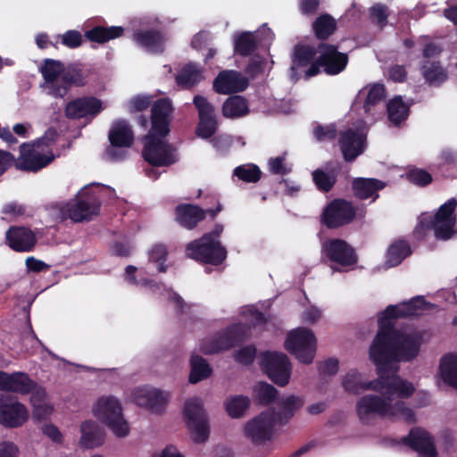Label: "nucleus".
<instances>
[{
    "label": "nucleus",
    "mask_w": 457,
    "mask_h": 457,
    "mask_svg": "<svg viewBox=\"0 0 457 457\" xmlns=\"http://www.w3.org/2000/svg\"><path fill=\"white\" fill-rule=\"evenodd\" d=\"M407 71L403 65L395 64L389 69V78L396 83H403L407 78Z\"/></svg>",
    "instance_id": "62"
},
{
    "label": "nucleus",
    "mask_w": 457,
    "mask_h": 457,
    "mask_svg": "<svg viewBox=\"0 0 457 457\" xmlns=\"http://www.w3.org/2000/svg\"><path fill=\"white\" fill-rule=\"evenodd\" d=\"M36 386V382L25 372L7 373L0 370V391L27 395Z\"/></svg>",
    "instance_id": "29"
},
{
    "label": "nucleus",
    "mask_w": 457,
    "mask_h": 457,
    "mask_svg": "<svg viewBox=\"0 0 457 457\" xmlns=\"http://www.w3.org/2000/svg\"><path fill=\"white\" fill-rule=\"evenodd\" d=\"M313 136L319 142L333 140L337 137V127L335 124L327 126L318 124L313 129Z\"/></svg>",
    "instance_id": "55"
},
{
    "label": "nucleus",
    "mask_w": 457,
    "mask_h": 457,
    "mask_svg": "<svg viewBox=\"0 0 457 457\" xmlns=\"http://www.w3.org/2000/svg\"><path fill=\"white\" fill-rule=\"evenodd\" d=\"M401 443L416 452L419 457H437L438 455L434 436L420 427L411 428L408 435L401 438Z\"/></svg>",
    "instance_id": "19"
},
{
    "label": "nucleus",
    "mask_w": 457,
    "mask_h": 457,
    "mask_svg": "<svg viewBox=\"0 0 457 457\" xmlns=\"http://www.w3.org/2000/svg\"><path fill=\"white\" fill-rule=\"evenodd\" d=\"M193 104L198 111L199 121L196 126V135L204 139L211 138L218 129V120L212 104L206 97L200 95L194 96Z\"/></svg>",
    "instance_id": "18"
},
{
    "label": "nucleus",
    "mask_w": 457,
    "mask_h": 457,
    "mask_svg": "<svg viewBox=\"0 0 457 457\" xmlns=\"http://www.w3.org/2000/svg\"><path fill=\"white\" fill-rule=\"evenodd\" d=\"M221 210L222 205L220 202L217 203L215 208L207 210H204L198 205L191 204H180L175 208V220L182 227L192 229L195 228L200 221L204 220L206 215H209L211 219L213 220Z\"/></svg>",
    "instance_id": "17"
},
{
    "label": "nucleus",
    "mask_w": 457,
    "mask_h": 457,
    "mask_svg": "<svg viewBox=\"0 0 457 457\" xmlns=\"http://www.w3.org/2000/svg\"><path fill=\"white\" fill-rule=\"evenodd\" d=\"M280 408L276 412V420L280 422H287L290 420L295 411L303 405V401L295 395H289L280 402Z\"/></svg>",
    "instance_id": "46"
},
{
    "label": "nucleus",
    "mask_w": 457,
    "mask_h": 457,
    "mask_svg": "<svg viewBox=\"0 0 457 457\" xmlns=\"http://www.w3.org/2000/svg\"><path fill=\"white\" fill-rule=\"evenodd\" d=\"M456 207L457 200L453 197L440 205L433 216H428L435 227V238L436 240L447 241L456 233Z\"/></svg>",
    "instance_id": "16"
},
{
    "label": "nucleus",
    "mask_w": 457,
    "mask_h": 457,
    "mask_svg": "<svg viewBox=\"0 0 457 457\" xmlns=\"http://www.w3.org/2000/svg\"><path fill=\"white\" fill-rule=\"evenodd\" d=\"M167 257L168 249L163 244H156L149 251V260L158 264L159 272H166L167 266L164 263Z\"/></svg>",
    "instance_id": "51"
},
{
    "label": "nucleus",
    "mask_w": 457,
    "mask_h": 457,
    "mask_svg": "<svg viewBox=\"0 0 457 457\" xmlns=\"http://www.w3.org/2000/svg\"><path fill=\"white\" fill-rule=\"evenodd\" d=\"M81 446L91 449L103 445L104 437L98 425L93 420H86L80 426Z\"/></svg>",
    "instance_id": "37"
},
{
    "label": "nucleus",
    "mask_w": 457,
    "mask_h": 457,
    "mask_svg": "<svg viewBox=\"0 0 457 457\" xmlns=\"http://www.w3.org/2000/svg\"><path fill=\"white\" fill-rule=\"evenodd\" d=\"M258 48V42L253 33L245 31L240 33L234 41V51L237 54L248 57Z\"/></svg>",
    "instance_id": "45"
},
{
    "label": "nucleus",
    "mask_w": 457,
    "mask_h": 457,
    "mask_svg": "<svg viewBox=\"0 0 457 457\" xmlns=\"http://www.w3.org/2000/svg\"><path fill=\"white\" fill-rule=\"evenodd\" d=\"M103 103L95 96L77 97L65 105L64 113L68 119L80 120L86 117H96L103 110Z\"/></svg>",
    "instance_id": "23"
},
{
    "label": "nucleus",
    "mask_w": 457,
    "mask_h": 457,
    "mask_svg": "<svg viewBox=\"0 0 457 457\" xmlns=\"http://www.w3.org/2000/svg\"><path fill=\"white\" fill-rule=\"evenodd\" d=\"M285 348L300 362L310 364L316 353L315 335L309 328H297L288 333L285 341Z\"/></svg>",
    "instance_id": "10"
},
{
    "label": "nucleus",
    "mask_w": 457,
    "mask_h": 457,
    "mask_svg": "<svg viewBox=\"0 0 457 457\" xmlns=\"http://www.w3.org/2000/svg\"><path fill=\"white\" fill-rule=\"evenodd\" d=\"M108 139L112 146L129 148L134 143V132L126 120H117L109 130Z\"/></svg>",
    "instance_id": "32"
},
{
    "label": "nucleus",
    "mask_w": 457,
    "mask_h": 457,
    "mask_svg": "<svg viewBox=\"0 0 457 457\" xmlns=\"http://www.w3.org/2000/svg\"><path fill=\"white\" fill-rule=\"evenodd\" d=\"M355 216L356 209L351 202L343 198H336L323 209L320 222L326 228L335 229L350 224Z\"/></svg>",
    "instance_id": "14"
},
{
    "label": "nucleus",
    "mask_w": 457,
    "mask_h": 457,
    "mask_svg": "<svg viewBox=\"0 0 457 457\" xmlns=\"http://www.w3.org/2000/svg\"><path fill=\"white\" fill-rule=\"evenodd\" d=\"M420 71L425 82L430 87H439L448 79V71L438 60L421 61Z\"/></svg>",
    "instance_id": "31"
},
{
    "label": "nucleus",
    "mask_w": 457,
    "mask_h": 457,
    "mask_svg": "<svg viewBox=\"0 0 457 457\" xmlns=\"http://www.w3.org/2000/svg\"><path fill=\"white\" fill-rule=\"evenodd\" d=\"M28 417V411L22 403L11 397H0V423L4 427H21Z\"/></svg>",
    "instance_id": "25"
},
{
    "label": "nucleus",
    "mask_w": 457,
    "mask_h": 457,
    "mask_svg": "<svg viewBox=\"0 0 457 457\" xmlns=\"http://www.w3.org/2000/svg\"><path fill=\"white\" fill-rule=\"evenodd\" d=\"M124 32L125 29L122 26L104 27L97 25L87 30L85 37L90 42L104 44L122 37Z\"/></svg>",
    "instance_id": "35"
},
{
    "label": "nucleus",
    "mask_w": 457,
    "mask_h": 457,
    "mask_svg": "<svg viewBox=\"0 0 457 457\" xmlns=\"http://www.w3.org/2000/svg\"><path fill=\"white\" fill-rule=\"evenodd\" d=\"M387 387H384L378 395H366L361 397L356 403V412L362 424H368L370 416L376 414L380 418L402 419L411 424L415 422L413 411L407 407L403 402L392 403L393 396L396 395L400 398H409L402 395L398 391L392 394L387 393Z\"/></svg>",
    "instance_id": "4"
},
{
    "label": "nucleus",
    "mask_w": 457,
    "mask_h": 457,
    "mask_svg": "<svg viewBox=\"0 0 457 457\" xmlns=\"http://www.w3.org/2000/svg\"><path fill=\"white\" fill-rule=\"evenodd\" d=\"M20 150L21 155L14 162L15 168L19 170L37 172L54 160L52 152L41 154L26 143L21 145Z\"/></svg>",
    "instance_id": "20"
},
{
    "label": "nucleus",
    "mask_w": 457,
    "mask_h": 457,
    "mask_svg": "<svg viewBox=\"0 0 457 457\" xmlns=\"http://www.w3.org/2000/svg\"><path fill=\"white\" fill-rule=\"evenodd\" d=\"M317 54H319L318 46L314 47L310 45H296L292 57V71L295 72L300 68L310 67L316 60Z\"/></svg>",
    "instance_id": "39"
},
{
    "label": "nucleus",
    "mask_w": 457,
    "mask_h": 457,
    "mask_svg": "<svg viewBox=\"0 0 457 457\" xmlns=\"http://www.w3.org/2000/svg\"><path fill=\"white\" fill-rule=\"evenodd\" d=\"M320 0H299L300 11L303 14L312 15L320 6Z\"/></svg>",
    "instance_id": "64"
},
{
    "label": "nucleus",
    "mask_w": 457,
    "mask_h": 457,
    "mask_svg": "<svg viewBox=\"0 0 457 457\" xmlns=\"http://www.w3.org/2000/svg\"><path fill=\"white\" fill-rule=\"evenodd\" d=\"M94 414L118 437H124L129 434V424L123 418L120 403L115 397H100L94 408Z\"/></svg>",
    "instance_id": "7"
},
{
    "label": "nucleus",
    "mask_w": 457,
    "mask_h": 457,
    "mask_svg": "<svg viewBox=\"0 0 457 457\" xmlns=\"http://www.w3.org/2000/svg\"><path fill=\"white\" fill-rule=\"evenodd\" d=\"M401 304L388 305L378 318V331L369 348V357L378 370L390 363L410 362L420 353L422 337L395 328L393 320L404 318Z\"/></svg>",
    "instance_id": "1"
},
{
    "label": "nucleus",
    "mask_w": 457,
    "mask_h": 457,
    "mask_svg": "<svg viewBox=\"0 0 457 457\" xmlns=\"http://www.w3.org/2000/svg\"><path fill=\"white\" fill-rule=\"evenodd\" d=\"M337 29V21L328 13L319 15L312 24L314 37L320 41L328 39L336 32Z\"/></svg>",
    "instance_id": "40"
},
{
    "label": "nucleus",
    "mask_w": 457,
    "mask_h": 457,
    "mask_svg": "<svg viewBox=\"0 0 457 457\" xmlns=\"http://www.w3.org/2000/svg\"><path fill=\"white\" fill-rule=\"evenodd\" d=\"M276 421L274 409L262 411L246 422L244 428L245 435L253 445H263L272 439Z\"/></svg>",
    "instance_id": "15"
},
{
    "label": "nucleus",
    "mask_w": 457,
    "mask_h": 457,
    "mask_svg": "<svg viewBox=\"0 0 457 457\" xmlns=\"http://www.w3.org/2000/svg\"><path fill=\"white\" fill-rule=\"evenodd\" d=\"M190 366L191 370L188 380L191 384H196L212 375V370L210 364L200 355H192Z\"/></svg>",
    "instance_id": "42"
},
{
    "label": "nucleus",
    "mask_w": 457,
    "mask_h": 457,
    "mask_svg": "<svg viewBox=\"0 0 457 457\" xmlns=\"http://www.w3.org/2000/svg\"><path fill=\"white\" fill-rule=\"evenodd\" d=\"M185 252L190 259L214 266L222 264L228 254L227 249L220 241L208 239L207 237L189 242Z\"/></svg>",
    "instance_id": "9"
},
{
    "label": "nucleus",
    "mask_w": 457,
    "mask_h": 457,
    "mask_svg": "<svg viewBox=\"0 0 457 457\" xmlns=\"http://www.w3.org/2000/svg\"><path fill=\"white\" fill-rule=\"evenodd\" d=\"M322 249L329 261L343 267L353 266L358 262V256L354 249L343 239L328 240L323 244Z\"/></svg>",
    "instance_id": "21"
},
{
    "label": "nucleus",
    "mask_w": 457,
    "mask_h": 457,
    "mask_svg": "<svg viewBox=\"0 0 457 457\" xmlns=\"http://www.w3.org/2000/svg\"><path fill=\"white\" fill-rule=\"evenodd\" d=\"M40 72L49 94L56 98H63L73 87H84L89 76V71L81 63L65 65L54 59H45Z\"/></svg>",
    "instance_id": "3"
},
{
    "label": "nucleus",
    "mask_w": 457,
    "mask_h": 457,
    "mask_svg": "<svg viewBox=\"0 0 457 457\" xmlns=\"http://www.w3.org/2000/svg\"><path fill=\"white\" fill-rule=\"evenodd\" d=\"M342 163L330 161L324 168H318L312 172V181L316 188L321 193L330 192L337 182V177L342 170Z\"/></svg>",
    "instance_id": "28"
},
{
    "label": "nucleus",
    "mask_w": 457,
    "mask_h": 457,
    "mask_svg": "<svg viewBox=\"0 0 457 457\" xmlns=\"http://www.w3.org/2000/svg\"><path fill=\"white\" fill-rule=\"evenodd\" d=\"M249 407L250 399L243 395L231 396L225 403L226 411L233 419L241 418Z\"/></svg>",
    "instance_id": "47"
},
{
    "label": "nucleus",
    "mask_w": 457,
    "mask_h": 457,
    "mask_svg": "<svg viewBox=\"0 0 457 457\" xmlns=\"http://www.w3.org/2000/svg\"><path fill=\"white\" fill-rule=\"evenodd\" d=\"M269 165L272 174L286 175L291 171V170L285 165V157L283 156L270 158Z\"/></svg>",
    "instance_id": "60"
},
{
    "label": "nucleus",
    "mask_w": 457,
    "mask_h": 457,
    "mask_svg": "<svg viewBox=\"0 0 457 457\" xmlns=\"http://www.w3.org/2000/svg\"><path fill=\"white\" fill-rule=\"evenodd\" d=\"M411 253V245L407 240L402 238L395 240L387 248L385 263L388 268L396 267Z\"/></svg>",
    "instance_id": "36"
},
{
    "label": "nucleus",
    "mask_w": 457,
    "mask_h": 457,
    "mask_svg": "<svg viewBox=\"0 0 457 457\" xmlns=\"http://www.w3.org/2000/svg\"><path fill=\"white\" fill-rule=\"evenodd\" d=\"M248 82L236 71H222L213 81V89L219 94H231L244 91Z\"/></svg>",
    "instance_id": "30"
},
{
    "label": "nucleus",
    "mask_w": 457,
    "mask_h": 457,
    "mask_svg": "<svg viewBox=\"0 0 457 457\" xmlns=\"http://www.w3.org/2000/svg\"><path fill=\"white\" fill-rule=\"evenodd\" d=\"M387 117L395 126L400 125L409 116V106L403 101L401 96H395L386 105Z\"/></svg>",
    "instance_id": "44"
},
{
    "label": "nucleus",
    "mask_w": 457,
    "mask_h": 457,
    "mask_svg": "<svg viewBox=\"0 0 457 457\" xmlns=\"http://www.w3.org/2000/svg\"><path fill=\"white\" fill-rule=\"evenodd\" d=\"M173 112L169 98H159L154 102L151 109L152 133L165 137L170 133V123Z\"/></svg>",
    "instance_id": "22"
},
{
    "label": "nucleus",
    "mask_w": 457,
    "mask_h": 457,
    "mask_svg": "<svg viewBox=\"0 0 457 457\" xmlns=\"http://www.w3.org/2000/svg\"><path fill=\"white\" fill-rule=\"evenodd\" d=\"M319 56L305 71V78L309 79L318 75L320 68L328 75H337L347 66L348 54L338 51L337 45L320 42L318 44Z\"/></svg>",
    "instance_id": "6"
},
{
    "label": "nucleus",
    "mask_w": 457,
    "mask_h": 457,
    "mask_svg": "<svg viewBox=\"0 0 457 457\" xmlns=\"http://www.w3.org/2000/svg\"><path fill=\"white\" fill-rule=\"evenodd\" d=\"M142 155L153 167H169L177 162L172 146L154 133L145 137Z\"/></svg>",
    "instance_id": "13"
},
{
    "label": "nucleus",
    "mask_w": 457,
    "mask_h": 457,
    "mask_svg": "<svg viewBox=\"0 0 457 457\" xmlns=\"http://www.w3.org/2000/svg\"><path fill=\"white\" fill-rule=\"evenodd\" d=\"M260 366L268 378L276 385L285 386L291 376V363L283 353L266 351L262 353Z\"/></svg>",
    "instance_id": "12"
},
{
    "label": "nucleus",
    "mask_w": 457,
    "mask_h": 457,
    "mask_svg": "<svg viewBox=\"0 0 457 457\" xmlns=\"http://www.w3.org/2000/svg\"><path fill=\"white\" fill-rule=\"evenodd\" d=\"M430 231H433L435 234V227L431 220L428 216L422 217L413 230V236L417 240H423L428 237Z\"/></svg>",
    "instance_id": "56"
},
{
    "label": "nucleus",
    "mask_w": 457,
    "mask_h": 457,
    "mask_svg": "<svg viewBox=\"0 0 457 457\" xmlns=\"http://www.w3.org/2000/svg\"><path fill=\"white\" fill-rule=\"evenodd\" d=\"M62 44L69 48H76L82 44V36L78 30H68L62 36Z\"/></svg>",
    "instance_id": "59"
},
{
    "label": "nucleus",
    "mask_w": 457,
    "mask_h": 457,
    "mask_svg": "<svg viewBox=\"0 0 457 457\" xmlns=\"http://www.w3.org/2000/svg\"><path fill=\"white\" fill-rule=\"evenodd\" d=\"M386 97V88L383 84L372 85L368 92L367 97L363 104L365 112H369L371 106L380 103Z\"/></svg>",
    "instance_id": "50"
},
{
    "label": "nucleus",
    "mask_w": 457,
    "mask_h": 457,
    "mask_svg": "<svg viewBox=\"0 0 457 457\" xmlns=\"http://www.w3.org/2000/svg\"><path fill=\"white\" fill-rule=\"evenodd\" d=\"M278 396V390L270 384L261 381L253 386V397L258 404L269 405Z\"/></svg>",
    "instance_id": "48"
},
{
    "label": "nucleus",
    "mask_w": 457,
    "mask_h": 457,
    "mask_svg": "<svg viewBox=\"0 0 457 457\" xmlns=\"http://www.w3.org/2000/svg\"><path fill=\"white\" fill-rule=\"evenodd\" d=\"M370 16L376 20L377 23L384 27L387 22L389 16L387 7L382 4H376L370 8Z\"/></svg>",
    "instance_id": "58"
},
{
    "label": "nucleus",
    "mask_w": 457,
    "mask_h": 457,
    "mask_svg": "<svg viewBox=\"0 0 457 457\" xmlns=\"http://www.w3.org/2000/svg\"><path fill=\"white\" fill-rule=\"evenodd\" d=\"M338 145L346 162H353L365 150V137L357 131L348 129L339 133Z\"/></svg>",
    "instance_id": "26"
},
{
    "label": "nucleus",
    "mask_w": 457,
    "mask_h": 457,
    "mask_svg": "<svg viewBox=\"0 0 457 457\" xmlns=\"http://www.w3.org/2000/svg\"><path fill=\"white\" fill-rule=\"evenodd\" d=\"M256 356V348L253 345H249L240 348L233 353L234 360L245 366L252 364Z\"/></svg>",
    "instance_id": "54"
},
{
    "label": "nucleus",
    "mask_w": 457,
    "mask_h": 457,
    "mask_svg": "<svg viewBox=\"0 0 457 457\" xmlns=\"http://www.w3.org/2000/svg\"><path fill=\"white\" fill-rule=\"evenodd\" d=\"M152 104V97L147 96H137L130 100L131 112H142L146 110Z\"/></svg>",
    "instance_id": "61"
},
{
    "label": "nucleus",
    "mask_w": 457,
    "mask_h": 457,
    "mask_svg": "<svg viewBox=\"0 0 457 457\" xmlns=\"http://www.w3.org/2000/svg\"><path fill=\"white\" fill-rule=\"evenodd\" d=\"M5 243L14 252L29 253L34 250L37 238L29 228L13 225L5 233Z\"/></svg>",
    "instance_id": "24"
},
{
    "label": "nucleus",
    "mask_w": 457,
    "mask_h": 457,
    "mask_svg": "<svg viewBox=\"0 0 457 457\" xmlns=\"http://www.w3.org/2000/svg\"><path fill=\"white\" fill-rule=\"evenodd\" d=\"M426 301L423 296H415L409 302L401 303L404 318L411 317L418 314L419 311L425 309Z\"/></svg>",
    "instance_id": "53"
},
{
    "label": "nucleus",
    "mask_w": 457,
    "mask_h": 457,
    "mask_svg": "<svg viewBox=\"0 0 457 457\" xmlns=\"http://www.w3.org/2000/svg\"><path fill=\"white\" fill-rule=\"evenodd\" d=\"M265 64L266 62L263 57H253L249 61L245 71L250 77L254 78L264 71Z\"/></svg>",
    "instance_id": "57"
},
{
    "label": "nucleus",
    "mask_w": 457,
    "mask_h": 457,
    "mask_svg": "<svg viewBox=\"0 0 457 457\" xmlns=\"http://www.w3.org/2000/svg\"><path fill=\"white\" fill-rule=\"evenodd\" d=\"M183 414L193 441L196 444L206 442L210 436V427L201 400L187 399L185 402Z\"/></svg>",
    "instance_id": "11"
},
{
    "label": "nucleus",
    "mask_w": 457,
    "mask_h": 457,
    "mask_svg": "<svg viewBox=\"0 0 457 457\" xmlns=\"http://www.w3.org/2000/svg\"><path fill=\"white\" fill-rule=\"evenodd\" d=\"M386 187V183L378 179L356 178L352 181V190L355 197L361 200L378 197V192Z\"/></svg>",
    "instance_id": "33"
},
{
    "label": "nucleus",
    "mask_w": 457,
    "mask_h": 457,
    "mask_svg": "<svg viewBox=\"0 0 457 457\" xmlns=\"http://www.w3.org/2000/svg\"><path fill=\"white\" fill-rule=\"evenodd\" d=\"M443 52L442 47L434 42H428L424 45L422 49V57L424 60H430L431 58L439 56Z\"/></svg>",
    "instance_id": "63"
},
{
    "label": "nucleus",
    "mask_w": 457,
    "mask_h": 457,
    "mask_svg": "<svg viewBox=\"0 0 457 457\" xmlns=\"http://www.w3.org/2000/svg\"><path fill=\"white\" fill-rule=\"evenodd\" d=\"M439 369L443 381L457 389V355H445L441 359Z\"/></svg>",
    "instance_id": "43"
},
{
    "label": "nucleus",
    "mask_w": 457,
    "mask_h": 457,
    "mask_svg": "<svg viewBox=\"0 0 457 457\" xmlns=\"http://www.w3.org/2000/svg\"><path fill=\"white\" fill-rule=\"evenodd\" d=\"M133 40L152 53H162L164 50L165 37L159 30H137L133 34Z\"/></svg>",
    "instance_id": "34"
},
{
    "label": "nucleus",
    "mask_w": 457,
    "mask_h": 457,
    "mask_svg": "<svg viewBox=\"0 0 457 457\" xmlns=\"http://www.w3.org/2000/svg\"><path fill=\"white\" fill-rule=\"evenodd\" d=\"M101 209L99 197L88 192L79 193L73 200L60 209L62 220L71 219L73 222L90 221L97 216Z\"/></svg>",
    "instance_id": "8"
},
{
    "label": "nucleus",
    "mask_w": 457,
    "mask_h": 457,
    "mask_svg": "<svg viewBox=\"0 0 457 457\" xmlns=\"http://www.w3.org/2000/svg\"><path fill=\"white\" fill-rule=\"evenodd\" d=\"M134 402L152 412L161 413L168 403V394L155 388H138L133 394Z\"/></svg>",
    "instance_id": "27"
},
{
    "label": "nucleus",
    "mask_w": 457,
    "mask_h": 457,
    "mask_svg": "<svg viewBox=\"0 0 457 457\" xmlns=\"http://www.w3.org/2000/svg\"><path fill=\"white\" fill-rule=\"evenodd\" d=\"M262 175L259 166L253 163L239 165L233 171V176L245 183H256L261 179Z\"/></svg>",
    "instance_id": "49"
},
{
    "label": "nucleus",
    "mask_w": 457,
    "mask_h": 457,
    "mask_svg": "<svg viewBox=\"0 0 457 457\" xmlns=\"http://www.w3.org/2000/svg\"><path fill=\"white\" fill-rule=\"evenodd\" d=\"M406 178L411 183L419 187H426L433 180L428 171L418 168L409 170L406 174Z\"/></svg>",
    "instance_id": "52"
},
{
    "label": "nucleus",
    "mask_w": 457,
    "mask_h": 457,
    "mask_svg": "<svg viewBox=\"0 0 457 457\" xmlns=\"http://www.w3.org/2000/svg\"><path fill=\"white\" fill-rule=\"evenodd\" d=\"M375 367L378 378L369 382L362 381V376L357 370H349L342 381L344 389L355 395L366 390L382 392L384 387H387L388 394L398 391L402 395L411 396L414 393L413 385L396 374L399 370L398 363H390L383 370H378L377 365Z\"/></svg>",
    "instance_id": "2"
},
{
    "label": "nucleus",
    "mask_w": 457,
    "mask_h": 457,
    "mask_svg": "<svg viewBox=\"0 0 457 457\" xmlns=\"http://www.w3.org/2000/svg\"><path fill=\"white\" fill-rule=\"evenodd\" d=\"M250 337V325L241 322L232 323L204 342L201 350L205 354L219 353L242 345Z\"/></svg>",
    "instance_id": "5"
},
{
    "label": "nucleus",
    "mask_w": 457,
    "mask_h": 457,
    "mask_svg": "<svg viewBox=\"0 0 457 457\" xmlns=\"http://www.w3.org/2000/svg\"><path fill=\"white\" fill-rule=\"evenodd\" d=\"M248 112L247 100L242 96H231L222 104V115L226 118H238Z\"/></svg>",
    "instance_id": "41"
},
{
    "label": "nucleus",
    "mask_w": 457,
    "mask_h": 457,
    "mask_svg": "<svg viewBox=\"0 0 457 457\" xmlns=\"http://www.w3.org/2000/svg\"><path fill=\"white\" fill-rule=\"evenodd\" d=\"M204 79L203 69L195 62L187 63L176 76V82L183 88H192Z\"/></svg>",
    "instance_id": "38"
}]
</instances>
